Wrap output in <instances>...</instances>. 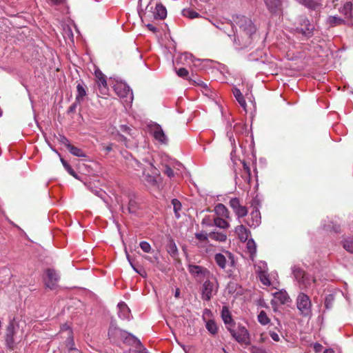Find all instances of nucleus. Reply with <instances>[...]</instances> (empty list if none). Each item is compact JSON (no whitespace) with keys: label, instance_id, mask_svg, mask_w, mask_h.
Here are the masks:
<instances>
[{"label":"nucleus","instance_id":"obj_22","mask_svg":"<svg viewBox=\"0 0 353 353\" xmlns=\"http://www.w3.org/2000/svg\"><path fill=\"white\" fill-rule=\"evenodd\" d=\"M118 315L120 319L126 320H130L131 319L130 310L125 303H119L118 304Z\"/></svg>","mask_w":353,"mask_h":353},{"label":"nucleus","instance_id":"obj_14","mask_svg":"<svg viewBox=\"0 0 353 353\" xmlns=\"http://www.w3.org/2000/svg\"><path fill=\"white\" fill-rule=\"evenodd\" d=\"M180 59H183L186 61L190 60L195 67H197L201 70L204 69L208 63H212V61L210 59L201 60L199 59H195L193 57L192 54L188 52L183 53L181 55Z\"/></svg>","mask_w":353,"mask_h":353},{"label":"nucleus","instance_id":"obj_19","mask_svg":"<svg viewBox=\"0 0 353 353\" xmlns=\"http://www.w3.org/2000/svg\"><path fill=\"white\" fill-rule=\"evenodd\" d=\"M95 76L97 79V85L100 93L104 95L107 94L108 92V88L105 76L100 71H96Z\"/></svg>","mask_w":353,"mask_h":353},{"label":"nucleus","instance_id":"obj_12","mask_svg":"<svg viewBox=\"0 0 353 353\" xmlns=\"http://www.w3.org/2000/svg\"><path fill=\"white\" fill-rule=\"evenodd\" d=\"M188 271L192 276L199 280L208 279L210 274L207 268L196 265H189Z\"/></svg>","mask_w":353,"mask_h":353},{"label":"nucleus","instance_id":"obj_10","mask_svg":"<svg viewBox=\"0 0 353 353\" xmlns=\"http://www.w3.org/2000/svg\"><path fill=\"white\" fill-rule=\"evenodd\" d=\"M148 164L150 168L152 170V174H150L149 173L146 174L145 170H144L143 171V180L147 185L152 188H158L159 185L157 179L159 177V175L156 172V168L152 162H148Z\"/></svg>","mask_w":353,"mask_h":353},{"label":"nucleus","instance_id":"obj_63","mask_svg":"<svg viewBox=\"0 0 353 353\" xmlns=\"http://www.w3.org/2000/svg\"><path fill=\"white\" fill-rule=\"evenodd\" d=\"M49 3L54 5L61 4L64 0H48Z\"/></svg>","mask_w":353,"mask_h":353},{"label":"nucleus","instance_id":"obj_55","mask_svg":"<svg viewBox=\"0 0 353 353\" xmlns=\"http://www.w3.org/2000/svg\"><path fill=\"white\" fill-rule=\"evenodd\" d=\"M212 316V313L210 310L209 309H205L203 312V320L204 321H208V319H210V317Z\"/></svg>","mask_w":353,"mask_h":353},{"label":"nucleus","instance_id":"obj_58","mask_svg":"<svg viewBox=\"0 0 353 353\" xmlns=\"http://www.w3.org/2000/svg\"><path fill=\"white\" fill-rule=\"evenodd\" d=\"M269 334L273 341H274L276 342H278L280 341V337H279V334L277 333H276L275 332L270 330L269 332Z\"/></svg>","mask_w":353,"mask_h":353},{"label":"nucleus","instance_id":"obj_36","mask_svg":"<svg viewBox=\"0 0 353 353\" xmlns=\"http://www.w3.org/2000/svg\"><path fill=\"white\" fill-rule=\"evenodd\" d=\"M182 14L183 16L190 19H194L200 17V14L197 12L194 11L191 8L183 9L182 10Z\"/></svg>","mask_w":353,"mask_h":353},{"label":"nucleus","instance_id":"obj_30","mask_svg":"<svg viewBox=\"0 0 353 353\" xmlns=\"http://www.w3.org/2000/svg\"><path fill=\"white\" fill-rule=\"evenodd\" d=\"M300 4L305 6L306 8L311 10H316L321 7V4L314 0H295Z\"/></svg>","mask_w":353,"mask_h":353},{"label":"nucleus","instance_id":"obj_18","mask_svg":"<svg viewBox=\"0 0 353 353\" xmlns=\"http://www.w3.org/2000/svg\"><path fill=\"white\" fill-rule=\"evenodd\" d=\"M248 226L256 228L261 223V213L258 209L253 210L246 220Z\"/></svg>","mask_w":353,"mask_h":353},{"label":"nucleus","instance_id":"obj_44","mask_svg":"<svg viewBox=\"0 0 353 353\" xmlns=\"http://www.w3.org/2000/svg\"><path fill=\"white\" fill-rule=\"evenodd\" d=\"M172 204L173 205V208H174V213H175V216H176V218L179 219L180 217V214H179V212L181 209V203L176 199H174L172 200Z\"/></svg>","mask_w":353,"mask_h":353},{"label":"nucleus","instance_id":"obj_47","mask_svg":"<svg viewBox=\"0 0 353 353\" xmlns=\"http://www.w3.org/2000/svg\"><path fill=\"white\" fill-rule=\"evenodd\" d=\"M238 219L245 216L248 214V209L245 206L241 205L234 212Z\"/></svg>","mask_w":353,"mask_h":353},{"label":"nucleus","instance_id":"obj_26","mask_svg":"<svg viewBox=\"0 0 353 353\" xmlns=\"http://www.w3.org/2000/svg\"><path fill=\"white\" fill-rule=\"evenodd\" d=\"M86 86L83 82L78 83L77 85L76 101L81 102L86 96Z\"/></svg>","mask_w":353,"mask_h":353},{"label":"nucleus","instance_id":"obj_31","mask_svg":"<svg viewBox=\"0 0 353 353\" xmlns=\"http://www.w3.org/2000/svg\"><path fill=\"white\" fill-rule=\"evenodd\" d=\"M122 333L121 329L112 325L108 330V336L110 339L117 341L119 339L121 334Z\"/></svg>","mask_w":353,"mask_h":353},{"label":"nucleus","instance_id":"obj_24","mask_svg":"<svg viewBox=\"0 0 353 353\" xmlns=\"http://www.w3.org/2000/svg\"><path fill=\"white\" fill-rule=\"evenodd\" d=\"M234 232L239 236V239L243 242L248 240L250 233V231L247 230L243 225L236 226L235 228Z\"/></svg>","mask_w":353,"mask_h":353},{"label":"nucleus","instance_id":"obj_4","mask_svg":"<svg viewBox=\"0 0 353 353\" xmlns=\"http://www.w3.org/2000/svg\"><path fill=\"white\" fill-rule=\"evenodd\" d=\"M292 271L301 289L307 290L313 287L316 281L314 276L305 273L301 268L296 265L292 268Z\"/></svg>","mask_w":353,"mask_h":353},{"label":"nucleus","instance_id":"obj_16","mask_svg":"<svg viewBox=\"0 0 353 353\" xmlns=\"http://www.w3.org/2000/svg\"><path fill=\"white\" fill-rule=\"evenodd\" d=\"M195 241L194 245L198 248H205L209 243V233L204 231L196 232L194 234Z\"/></svg>","mask_w":353,"mask_h":353},{"label":"nucleus","instance_id":"obj_60","mask_svg":"<svg viewBox=\"0 0 353 353\" xmlns=\"http://www.w3.org/2000/svg\"><path fill=\"white\" fill-rule=\"evenodd\" d=\"M120 130L123 132L130 134L131 128L126 125H121L120 126Z\"/></svg>","mask_w":353,"mask_h":353},{"label":"nucleus","instance_id":"obj_56","mask_svg":"<svg viewBox=\"0 0 353 353\" xmlns=\"http://www.w3.org/2000/svg\"><path fill=\"white\" fill-rule=\"evenodd\" d=\"M256 272L258 273V270H266L268 272L267 263L263 261H261L256 266Z\"/></svg>","mask_w":353,"mask_h":353},{"label":"nucleus","instance_id":"obj_37","mask_svg":"<svg viewBox=\"0 0 353 353\" xmlns=\"http://www.w3.org/2000/svg\"><path fill=\"white\" fill-rule=\"evenodd\" d=\"M69 152L75 157H85V153L80 148L75 147L72 145H69L67 148Z\"/></svg>","mask_w":353,"mask_h":353},{"label":"nucleus","instance_id":"obj_11","mask_svg":"<svg viewBox=\"0 0 353 353\" xmlns=\"http://www.w3.org/2000/svg\"><path fill=\"white\" fill-rule=\"evenodd\" d=\"M314 26L310 23L307 19L301 21L300 26L295 28V33L301 34L305 38H310L313 34Z\"/></svg>","mask_w":353,"mask_h":353},{"label":"nucleus","instance_id":"obj_8","mask_svg":"<svg viewBox=\"0 0 353 353\" xmlns=\"http://www.w3.org/2000/svg\"><path fill=\"white\" fill-rule=\"evenodd\" d=\"M214 261L219 268L222 270L225 269L228 263H230L231 266H233L234 263V256L229 251L216 254L214 255Z\"/></svg>","mask_w":353,"mask_h":353},{"label":"nucleus","instance_id":"obj_17","mask_svg":"<svg viewBox=\"0 0 353 353\" xmlns=\"http://www.w3.org/2000/svg\"><path fill=\"white\" fill-rule=\"evenodd\" d=\"M339 12L350 24L353 23V5L351 1L345 3L343 7L339 9Z\"/></svg>","mask_w":353,"mask_h":353},{"label":"nucleus","instance_id":"obj_3","mask_svg":"<svg viewBox=\"0 0 353 353\" xmlns=\"http://www.w3.org/2000/svg\"><path fill=\"white\" fill-rule=\"evenodd\" d=\"M228 330L232 336L240 344L248 345L250 344V335L247 328L241 323L232 324L228 326Z\"/></svg>","mask_w":353,"mask_h":353},{"label":"nucleus","instance_id":"obj_6","mask_svg":"<svg viewBox=\"0 0 353 353\" xmlns=\"http://www.w3.org/2000/svg\"><path fill=\"white\" fill-rule=\"evenodd\" d=\"M114 90L117 94L124 100L128 104H130L133 101V93L130 87L125 83H117L114 86Z\"/></svg>","mask_w":353,"mask_h":353},{"label":"nucleus","instance_id":"obj_25","mask_svg":"<svg viewBox=\"0 0 353 353\" xmlns=\"http://www.w3.org/2000/svg\"><path fill=\"white\" fill-rule=\"evenodd\" d=\"M221 318L226 325V328L228 329V326L232 325L234 324L235 322L233 321L230 310L226 306H223L221 310Z\"/></svg>","mask_w":353,"mask_h":353},{"label":"nucleus","instance_id":"obj_40","mask_svg":"<svg viewBox=\"0 0 353 353\" xmlns=\"http://www.w3.org/2000/svg\"><path fill=\"white\" fill-rule=\"evenodd\" d=\"M258 321L262 325H266L270 322V318L268 316L266 312L263 310H261L257 316Z\"/></svg>","mask_w":353,"mask_h":353},{"label":"nucleus","instance_id":"obj_46","mask_svg":"<svg viewBox=\"0 0 353 353\" xmlns=\"http://www.w3.org/2000/svg\"><path fill=\"white\" fill-rule=\"evenodd\" d=\"M137 209L138 205L137 201L132 199H130L128 206V210L129 213L134 214L137 212Z\"/></svg>","mask_w":353,"mask_h":353},{"label":"nucleus","instance_id":"obj_29","mask_svg":"<svg viewBox=\"0 0 353 353\" xmlns=\"http://www.w3.org/2000/svg\"><path fill=\"white\" fill-rule=\"evenodd\" d=\"M227 219L223 217H215L213 219L214 225L221 229H228L230 225Z\"/></svg>","mask_w":353,"mask_h":353},{"label":"nucleus","instance_id":"obj_54","mask_svg":"<svg viewBox=\"0 0 353 353\" xmlns=\"http://www.w3.org/2000/svg\"><path fill=\"white\" fill-rule=\"evenodd\" d=\"M201 224L209 227L213 226V219H211L210 216H205L203 219Z\"/></svg>","mask_w":353,"mask_h":353},{"label":"nucleus","instance_id":"obj_23","mask_svg":"<svg viewBox=\"0 0 353 353\" xmlns=\"http://www.w3.org/2000/svg\"><path fill=\"white\" fill-rule=\"evenodd\" d=\"M214 211L216 217L230 219V214L228 209L222 203L216 204L214 208Z\"/></svg>","mask_w":353,"mask_h":353},{"label":"nucleus","instance_id":"obj_34","mask_svg":"<svg viewBox=\"0 0 353 353\" xmlns=\"http://www.w3.org/2000/svg\"><path fill=\"white\" fill-rule=\"evenodd\" d=\"M209 235L210 239L219 242H225L227 239V235L223 232H211Z\"/></svg>","mask_w":353,"mask_h":353},{"label":"nucleus","instance_id":"obj_48","mask_svg":"<svg viewBox=\"0 0 353 353\" xmlns=\"http://www.w3.org/2000/svg\"><path fill=\"white\" fill-rule=\"evenodd\" d=\"M229 205L234 212L241 206L240 201L238 198H232L230 200Z\"/></svg>","mask_w":353,"mask_h":353},{"label":"nucleus","instance_id":"obj_15","mask_svg":"<svg viewBox=\"0 0 353 353\" xmlns=\"http://www.w3.org/2000/svg\"><path fill=\"white\" fill-rule=\"evenodd\" d=\"M16 323L14 319H12L7 326L6 334V343L9 347H12L14 343V336L16 334Z\"/></svg>","mask_w":353,"mask_h":353},{"label":"nucleus","instance_id":"obj_5","mask_svg":"<svg viewBox=\"0 0 353 353\" xmlns=\"http://www.w3.org/2000/svg\"><path fill=\"white\" fill-rule=\"evenodd\" d=\"M297 309L301 315L310 316L312 313V302L310 297L303 292L298 294L296 300Z\"/></svg>","mask_w":353,"mask_h":353},{"label":"nucleus","instance_id":"obj_39","mask_svg":"<svg viewBox=\"0 0 353 353\" xmlns=\"http://www.w3.org/2000/svg\"><path fill=\"white\" fill-rule=\"evenodd\" d=\"M345 22V20L337 17V16H330L327 19V23L330 26H334L337 25H341Z\"/></svg>","mask_w":353,"mask_h":353},{"label":"nucleus","instance_id":"obj_32","mask_svg":"<svg viewBox=\"0 0 353 353\" xmlns=\"http://www.w3.org/2000/svg\"><path fill=\"white\" fill-rule=\"evenodd\" d=\"M60 334L62 338H66V340H70V338H74L72 330L67 324L62 325L60 330Z\"/></svg>","mask_w":353,"mask_h":353},{"label":"nucleus","instance_id":"obj_9","mask_svg":"<svg viewBox=\"0 0 353 353\" xmlns=\"http://www.w3.org/2000/svg\"><path fill=\"white\" fill-rule=\"evenodd\" d=\"M150 131L154 139L159 143L163 145L168 144V139L159 124L156 123L151 124Z\"/></svg>","mask_w":353,"mask_h":353},{"label":"nucleus","instance_id":"obj_51","mask_svg":"<svg viewBox=\"0 0 353 353\" xmlns=\"http://www.w3.org/2000/svg\"><path fill=\"white\" fill-rule=\"evenodd\" d=\"M138 345L137 350H132L130 351V353H148L145 347H143L140 341H137L136 343Z\"/></svg>","mask_w":353,"mask_h":353},{"label":"nucleus","instance_id":"obj_53","mask_svg":"<svg viewBox=\"0 0 353 353\" xmlns=\"http://www.w3.org/2000/svg\"><path fill=\"white\" fill-rule=\"evenodd\" d=\"M176 74L180 77L186 78L188 77L189 72L185 68H181L178 70H176Z\"/></svg>","mask_w":353,"mask_h":353},{"label":"nucleus","instance_id":"obj_64","mask_svg":"<svg viewBox=\"0 0 353 353\" xmlns=\"http://www.w3.org/2000/svg\"><path fill=\"white\" fill-rule=\"evenodd\" d=\"M76 108H77V105H76V103L72 104V105L69 108V109H68V112H72L75 111Z\"/></svg>","mask_w":353,"mask_h":353},{"label":"nucleus","instance_id":"obj_43","mask_svg":"<svg viewBox=\"0 0 353 353\" xmlns=\"http://www.w3.org/2000/svg\"><path fill=\"white\" fill-rule=\"evenodd\" d=\"M343 245L345 250L350 253H353V237L345 239Z\"/></svg>","mask_w":353,"mask_h":353},{"label":"nucleus","instance_id":"obj_2","mask_svg":"<svg viewBox=\"0 0 353 353\" xmlns=\"http://www.w3.org/2000/svg\"><path fill=\"white\" fill-rule=\"evenodd\" d=\"M139 15L143 22H150L154 20H162L167 16V10L161 3H154L152 1L145 8V11Z\"/></svg>","mask_w":353,"mask_h":353},{"label":"nucleus","instance_id":"obj_21","mask_svg":"<svg viewBox=\"0 0 353 353\" xmlns=\"http://www.w3.org/2000/svg\"><path fill=\"white\" fill-rule=\"evenodd\" d=\"M46 275L48 278V281H46V286L50 289L54 288L56 283L59 279L58 274L54 270L48 269L46 270Z\"/></svg>","mask_w":353,"mask_h":353},{"label":"nucleus","instance_id":"obj_13","mask_svg":"<svg viewBox=\"0 0 353 353\" xmlns=\"http://www.w3.org/2000/svg\"><path fill=\"white\" fill-rule=\"evenodd\" d=\"M283 0H264L268 11L274 15H281L283 12Z\"/></svg>","mask_w":353,"mask_h":353},{"label":"nucleus","instance_id":"obj_42","mask_svg":"<svg viewBox=\"0 0 353 353\" xmlns=\"http://www.w3.org/2000/svg\"><path fill=\"white\" fill-rule=\"evenodd\" d=\"M248 243H247V248L250 254V256L253 258L254 255L256 254V245L254 241L252 239H248Z\"/></svg>","mask_w":353,"mask_h":353},{"label":"nucleus","instance_id":"obj_49","mask_svg":"<svg viewBox=\"0 0 353 353\" xmlns=\"http://www.w3.org/2000/svg\"><path fill=\"white\" fill-rule=\"evenodd\" d=\"M242 163H243V170L246 174V176H245V181H247L248 183H250V178H251L250 168L249 165L244 161L242 162Z\"/></svg>","mask_w":353,"mask_h":353},{"label":"nucleus","instance_id":"obj_59","mask_svg":"<svg viewBox=\"0 0 353 353\" xmlns=\"http://www.w3.org/2000/svg\"><path fill=\"white\" fill-rule=\"evenodd\" d=\"M59 141L61 143L65 145L67 148L69 147V145H71L69 140L64 136H61Z\"/></svg>","mask_w":353,"mask_h":353},{"label":"nucleus","instance_id":"obj_38","mask_svg":"<svg viewBox=\"0 0 353 353\" xmlns=\"http://www.w3.org/2000/svg\"><path fill=\"white\" fill-rule=\"evenodd\" d=\"M65 344L68 350V353H81L79 350L75 347L74 338H70V340H65Z\"/></svg>","mask_w":353,"mask_h":353},{"label":"nucleus","instance_id":"obj_61","mask_svg":"<svg viewBox=\"0 0 353 353\" xmlns=\"http://www.w3.org/2000/svg\"><path fill=\"white\" fill-rule=\"evenodd\" d=\"M145 26L150 31H151L154 33L157 32V28L152 23H148Z\"/></svg>","mask_w":353,"mask_h":353},{"label":"nucleus","instance_id":"obj_7","mask_svg":"<svg viewBox=\"0 0 353 353\" xmlns=\"http://www.w3.org/2000/svg\"><path fill=\"white\" fill-rule=\"evenodd\" d=\"M218 290V285L209 279H207L201 286V298L209 301Z\"/></svg>","mask_w":353,"mask_h":353},{"label":"nucleus","instance_id":"obj_62","mask_svg":"<svg viewBox=\"0 0 353 353\" xmlns=\"http://www.w3.org/2000/svg\"><path fill=\"white\" fill-rule=\"evenodd\" d=\"M65 170L68 171V172L72 175V176L75 177V178H77V175L76 174V172H74V170L72 169V168L69 165L68 166V168H65Z\"/></svg>","mask_w":353,"mask_h":353},{"label":"nucleus","instance_id":"obj_28","mask_svg":"<svg viewBox=\"0 0 353 353\" xmlns=\"http://www.w3.org/2000/svg\"><path fill=\"white\" fill-rule=\"evenodd\" d=\"M274 297L275 299L279 301L281 304H285L290 300V296L285 290H280L274 293Z\"/></svg>","mask_w":353,"mask_h":353},{"label":"nucleus","instance_id":"obj_35","mask_svg":"<svg viewBox=\"0 0 353 353\" xmlns=\"http://www.w3.org/2000/svg\"><path fill=\"white\" fill-rule=\"evenodd\" d=\"M233 94H234V96L235 97L236 99L237 100V101L239 102V103L240 104V105L245 110V108H246V102H245V100L242 94V93L241 92L240 90L238 89V88H234L233 90Z\"/></svg>","mask_w":353,"mask_h":353},{"label":"nucleus","instance_id":"obj_27","mask_svg":"<svg viewBox=\"0 0 353 353\" xmlns=\"http://www.w3.org/2000/svg\"><path fill=\"white\" fill-rule=\"evenodd\" d=\"M122 333L119 336L118 340L122 341L123 343H134L139 341L134 335L132 334L121 330Z\"/></svg>","mask_w":353,"mask_h":353},{"label":"nucleus","instance_id":"obj_41","mask_svg":"<svg viewBox=\"0 0 353 353\" xmlns=\"http://www.w3.org/2000/svg\"><path fill=\"white\" fill-rule=\"evenodd\" d=\"M258 274L259 276V279L265 285H270V281L268 278V272L265 270H258Z\"/></svg>","mask_w":353,"mask_h":353},{"label":"nucleus","instance_id":"obj_57","mask_svg":"<svg viewBox=\"0 0 353 353\" xmlns=\"http://www.w3.org/2000/svg\"><path fill=\"white\" fill-rule=\"evenodd\" d=\"M164 173L170 178L174 176L173 170L167 165L165 166Z\"/></svg>","mask_w":353,"mask_h":353},{"label":"nucleus","instance_id":"obj_20","mask_svg":"<svg viewBox=\"0 0 353 353\" xmlns=\"http://www.w3.org/2000/svg\"><path fill=\"white\" fill-rule=\"evenodd\" d=\"M212 24L218 29L223 31L225 34H228L229 37H232V34L230 32H233V23L229 21H216Z\"/></svg>","mask_w":353,"mask_h":353},{"label":"nucleus","instance_id":"obj_33","mask_svg":"<svg viewBox=\"0 0 353 353\" xmlns=\"http://www.w3.org/2000/svg\"><path fill=\"white\" fill-rule=\"evenodd\" d=\"M205 327L208 331L212 335H215L218 332V327L213 319L205 321Z\"/></svg>","mask_w":353,"mask_h":353},{"label":"nucleus","instance_id":"obj_52","mask_svg":"<svg viewBox=\"0 0 353 353\" xmlns=\"http://www.w3.org/2000/svg\"><path fill=\"white\" fill-rule=\"evenodd\" d=\"M250 353H267L263 347L252 345L249 349Z\"/></svg>","mask_w":353,"mask_h":353},{"label":"nucleus","instance_id":"obj_1","mask_svg":"<svg viewBox=\"0 0 353 353\" xmlns=\"http://www.w3.org/2000/svg\"><path fill=\"white\" fill-rule=\"evenodd\" d=\"M233 24V32H230L234 44L236 48L250 47L256 39V27L252 20L245 16H237Z\"/></svg>","mask_w":353,"mask_h":353},{"label":"nucleus","instance_id":"obj_45","mask_svg":"<svg viewBox=\"0 0 353 353\" xmlns=\"http://www.w3.org/2000/svg\"><path fill=\"white\" fill-rule=\"evenodd\" d=\"M88 188L94 194L104 200L106 193L102 189L91 186H88Z\"/></svg>","mask_w":353,"mask_h":353},{"label":"nucleus","instance_id":"obj_50","mask_svg":"<svg viewBox=\"0 0 353 353\" xmlns=\"http://www.w3.org/2000/svg\"><path fill=\"white\" fill-rule=\"evenodd\" d=\"M141 249L145 253H150L152 251V248L150 243L147 241H141L139 243Z\"/></svg>","mask_w":353,"mask_h":353}]
</instances>
